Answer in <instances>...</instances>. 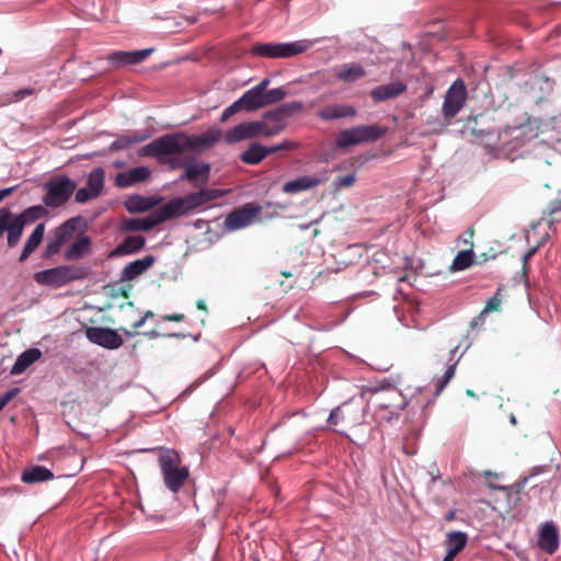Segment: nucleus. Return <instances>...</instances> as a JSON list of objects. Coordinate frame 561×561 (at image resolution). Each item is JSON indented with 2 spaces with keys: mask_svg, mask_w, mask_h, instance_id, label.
Instances as JSON below:
<instances>
[{
  "mask_svg": "<svg viewBox=\"0 0 561 561\" xmlns=\"http://www.w3.org/2000/svg\"><path fill=\"white\" fill-rule=\"evenodd\" d=\"M190 144L188 135L183 131L167 134L141 147L138 153L140 157H153L176 169L183 165L178 156L188 152Z\"/></svg>",
  "mask_w": 561,
  "mask_h": 561,
  "instance_id": "f257e3e1",
  "label": "nucleus"
},
{
  "mask_svg": "<svg viewBox=\"0 0 561 561\" xmlns=\"http://www.w3.org/2000/svg\"><path fill=\"white\" fill-rule=\"evenodd\" d=\"M159 467L165 486L173 493H178L190 477L186 466H182L180 455L168 449L159 456Z\"/></svg>",
  "mask_w": 561,
  "mask_h": 561,
  "instance_id": "f03ea898",
  "label": "nucleus"
},
{
  "mask_svg": "<svg viewBox=\"0 0 561 561\" xmlns=\"http://www.w3.org/2000/svg\"><path fill=\"white\" fill-rule=\"evenodd\" d=\"M312 41L301 39L293 43H257L251 47V54L264 58H290L307 51Z\"/></svg>",
  "mask_w": 561,
  "mask_h": 561,
  "instance_id": "7ed1b4c3",
  "label": "nucleus"
},
{
  "mask_svg": "<svg viewBox=\"0 0 561 561\" xmlns=\"http://www.w3.org/2000/svg\"><path fill=\"white\" fill-rule=\"evenodd\" d=\"M88 275L85 268L76 265H60L34 274L38 285L61 287L67 283L83 279Z\"/></svg>",
  "mask_w": 561,
  "mask_h": 561,
  "instance_id": "20e7f679",
  "label": "nucleus"
},
{
  "mask_svg": "<svg viewBox=\"0 0 561 561\" xmlns=\"http://www.w3.org/2000/svg\"><path fill=\"white\" fill-rule=\"evenodd\" d=\"M387 131L388 128L379 124L360 125L340 131L335 144L339 148H347L364 142H371L382 138Z\"/></svg>",
  "mask_w": 561,
  "mask_h": 561,
  "instance_id": "39448f33",
  "label": "nucleus"
},
{
  "mask_svg": "<svg viewBox=\"0 0 561 561\" xmlns=\"http://www.w3.org/2000/svg\"><path fill=\"white\" fill-rule=\"evenodd\" d=\"M76 187V182L70 178L65 175L55 176L45 183L43 201L48 207H60L68 202Z\"/></svg>",
  "mask_w": 561,
  "mask_h": 561,
  "instance_id": "423d86ee",
  "label": "nucleus"
},
{
  "mask_svg": "<svg viewBox=\"0 0 561 561\" xmlns=\"http://www.w3.org/2000/svg\"><path fill=\"white\" fill-rule=\"evenodd\" d=\"M530 128L524 125L508 126L499 131V150L497 156L514 160L516 151L522 148L527 139V131Z\"/></svg>",
  "mask_w": 561,
  "mask_h": 561,
  "instance_id": "0eeeda50",
  "label": "nucleus"
},
{
  "mask_svg": "<svg viewBox=\"0 0 561 561\" xmlns=\"http://www.w3.org/2000/svg\"><path fill=\"white\" fill-rule=\"evenodd\" d=\"M468 98V92L465 82L457 79L448 88L443 103V116L445 125H449L453 118L463 108Z\"/></svg>",
  "mask_w": 561,
  "mask_h": 561,
  "instance_id": "6e6552de",
  "label": "nucleus"
},
{
  "mask_svg": "<svg viewBox=\"0 0 561 561\" xmlns=\"http://www.w3.org/2000/svg\"><path fill=\"white\" fill-rule=\"evenodd\" d=\"M262 107H264L263 93L252 88L222 112L220 121L226 122L242 110L254 112Z\"/></svg>",
  "mask_w": 561,
  "mask_h": 561,
  "instance_id": "1a4fd4ad",
  "label": "nucleus"
},
{
  "mask_svg": "<svg viewBox=\"0 0 561 561\" xmlns=\"http://www.w3.org/2000/svg\"><path fill=\"white\" fill-rule=\"evenodd\" d=\"M330 179V171L322 169L311 175H304L290 180L283 185V192L286 194H297L300 192L312 190L324 184Z\"/></svg>",
  "mask_w": 561,
  "mask_h": 561,
  "instance_id": "9d476101",
  "label": "nucleus"
},
{
  "mask_svg": "<svg viewBox=\"0 0 561 561\" xmlns=\"http://www.w3.org/2000/svg\"><path fill=\"white\" fill-rule=\"evenodd\" d=\"M262 208L252 203H248L233 209L225 219V227L232 231L251 225L261 214Z\"/></svg>",
  "mask_w": 561,
  "mask_h": 561,
  "instance_id": "9b49d317",
  "label": "nucleus"
},
{
  "mask_svg": "<svg viewBox=\"0 0 561 561\" xmlns=\"http://www.w3.org/2000/svg\"><path fill=\"white\" fill-rule=\"evenodd\" d=\"M364 421V412L359 404L354 401L345 402L342 405L334 409L328 419L331 425H337L339 423H345L350 426H355Z\"/></svg>",
  "mask_w": 561,
  "mask_h": 561,
  "instance_id": "f8f14e48",
  "label": "nucleus"
},
{
  "mask_svg": "<svg viewBox=\"0 0 561 561\" xmlns=\"http://www.w3.org/2000/svg\"><path fill=\"white\" fill-rule=\"evenodd\" d=\"M259 136L265 137L263 123L260 121H252L238 124L232 129L225 134L227 144H236L247 139H253Z\"/></svg>",
  "mask_w": 561,
  "mask_h": 561,
  "instance_id": "ddd939ff",
  "label": "nucleus"
},
{
  "mask_svg": "<svg viewBox=\"0 0 561 561\" xmlns=\"http://www.w3.org/2000/svg\"><path fill=\"white\" fill-rule=\"evenodd\" d=\"M85 335L90 342L108 350H116L124 343L117 331L110 328L90 327Z\"/></svg>",
  "mask_w": 561,
  "mask_h": 561,
  "instance_id": "4468645a",
  "label": "nucleus"
},
{
  "mask_svg": "<svg viewBox=\"0 0 561 561\" xmlns=\"http://www.w3.org/2000/svg\"><path fill=\"white\" fill-rule=\"evenodd\" d=\"M226 190L221 188H201L197 192L190 193L184 197L188 210L202 206L210 201H215L225 196Z\"/></svg>",
  "mask_w": 561,
  "mask_h": 561,
  "instance_id": "2eb2a0df",
  "label": "nucleus"
},
{
  "mask_svg": "<svg viewBox=\"0 0 561 561\" xmlns=\"http://www.w3.org/2000/svg\"><path fill=\"white\" fill-rule=\"evenodd\" d=\"M538 547L549 554L557 551L559 547V534L552 522H547L541 526L538 536Z\"/></svg>",
  "mask_w": 561,
  "mask_h": 561,
  "instance_id": "dca6fc26",
  "label": "nucleus"
},
{
  "mask_svg": "<svg viewBox=\"0 0 561 561\" xmlns=\"http://www.w3.org/2000/svg\"><path fill=\"white\" fill-rule=\"evenodd\" d=\"M407 91V84L402 81H394L387 84H381L374 88L369 95L375 103L392 100Z\"/></svg>",
  "mask_w": 561,
  "mask_h": 561,
  "instance_id": "f3484780",
  "label": "nucleus"
},
{
  "mask_svg": "<svg viewBox=\"0 0 561 561\" xmlns=\"http://www.w3.org/2000/svg\"><path fill=\"white\" fill-rule=\"evenodd\" d=\"M151 53V48L135 51L117 50L108 55L107 59L115 66L137 65L142 62Z\"/></svg>",
  "mask_w": 561,
  "mask_h": 561,
  "instance_id": "a211bd4d",
  "label": "nucleus"
},
{
  "mask_svg": "<svg viewBox=\"0 0 561 561\" xmlns=\"http://www.w3.org/2000/svg\"><path fill=\"white\" fill-rule=\"evenodd\" d=\"M210 174V164L206 162L191 163L186 167L180 180H187L194 183V186L199 187L208 182Z\"/></svg>",
  "mask_w": 561,
  "mask_h": 561,
  "instance_id": "6ab92c4d",
  "label": "nucleus"
},
{
  "mask_svg": "<svg viewBox=\"0 0 561 561\" xmlns=\"http://www.w3.org/2000/svg\"><path fill=\"white\" fill-rule=\"evenodd\" d=\"M357 111L354 106L348 104H330L321 108L317 116L322 121H333L346 117H355Z\"/></svg>",
  "mask_w": 561,
  "mask_h": 561,
  "instance_id": "aec40b11",
  "label": "nucleus"
},
{
  "mask_svg": "<svg viewBox=\"0 0 561 561\" xmlns=\"http://www.w3.org/2000/svg\"><path fill=\"white\" fill-rule=\"evenodd\" d=\"M221 130L209 129L204 134L197 136H190L188 152H199L203 149L211 148L221 138Z\"/></svg>",
  "mask_w": 561,
  "mask_h": 561,
  "instance_id": "412c9836",
  "label": "nucleus"
},
{
  "mask_svg": "<svg viewBox=\"0 0 561 561\" xmlns=\"http://www.w3.org/2000/svg\"><path fill=\"white\" fill-rule=\"evenodd\" d=\"M154 263V257L152 255H146L142 259H138L134 262L127 264L121 274V280L129 282L134 280L141 274H144L147 270H149Z\"/></svg>",
  "mask_w": 561,
  "mask_h": 561,
  "instance_id": "4be33fe9",
  "label": "nucleus"
},
{
  "mask_svg": "<svg viewBox=\"0 0 561 561\" xmlns=\"http://www.w3.org/2000/svg\"><path fill=\"white\" fill-rule=\"evenodd\" d=\"M149 176L150 170L147 167H136L126 172L118 173L115 178V183L119 187H129L146 181Z\"/></svg>",
  "mask_w": 561,
  "mask_h": 561,
  "instance_id": "5701e85b",
  "label": "nucleus"
},
{
  "mask_svg": "<svg viewBox=\"0 0 561 561\" xmlns=\"http://www.w3.org/2000/svg\"><path fill=\"white\" fill-rule=\"evenodd\" d=\"M161 222L188 213L184 197H176L157 208Z\"/></svg>",
  "mask_w": 561,
  "mask_h": 561,
  "instance_id": "b1692460",
  "label": "nucleus"
},
{
  "mask_svg": "<svg viewBox=\"0 0 561 561\" xmlns=\"http://www.w3.org/2000/svg\"><path fill=\"white\" fill-rule=\"evenodd\" d=\"M161 224L157 209L151 211L146 218H129L124 221V228L127 231H148Z\"/></svg>",
  "mask_w": 561,
  "mask_h": 561,
  "instance_id": "393cba45",
  "label": "nucleus"
},
{
  "mask_svg": "<svg viewBox=\"0 0 561 561\" xmlns=\"http://www.w3.org/2000/svg\"><path fill=\"white\" fill-rule=\"evenodd\" d=\"M42 356L39 348H28L20 354L11 368V375L16 376L24 373L32 364H34Z\"/></svg>",
  "mask_w": 561,
  "mask_h": 561,
  "instance_id": "a878e982",
  "label": "nucleus"
},
{
  "mask_svg": "<svg viewBox=\"0 0 561 561\" xmlns=\"http://www.w3.org/2000/svg\"><path fill=\"white\" fill-rule=\"evenodd\" d=\"M367 72L363 66L358 64L342 65L335 72L337 80L344 83H353L366 77Z\"/></svg>",
  "mask_w": 561,
  "mask_h": 561,
  "instance_id": "bb28decb",
  "label": "nucleus"
},
{
  "mask_svg": "<svg viewBox=\"0 0 561 561\" xmlns=\"http://www.w3.org/2000/svg\"><path fill=\"white\" fill-rule=\"evenodd\" d=\"M24 227V222L10 210L9 219L4 225V231L8 232V245L10 248H13L19 243Z\"/></svg>",
  "mask_w": 561,
  "mask_h": 561,
  "instance_id": "cd10ccee",
  "label": "nucleus"
},
{
  "mask_svg": "<svg viewBox=\"0 0 561 561\" xmlns=\"http://www.w3.org/2000/svg\"><path fill=\"white\" fill-rule=\"evenodd\" d=\"M54 479V473L44 466H34L22 472L21 480L27 484L45 482Z\"/></svg>",
  "mask_w": 561,
  "mask_h": 561,
  "instance_id": "c85d7f7f",
  "label": "nucleus"
},
{
  "mask_svg": "<svg viewBox=\"0 0 561 561\" xmlns=\"http://www.w3.org/2000/svg\"><path fill=\"white\" fill-rule=\"evenodd\" d=\"M45 234V224H38L27 238L19 261L24 262L39 247Z\"/></svg>",
  "mask_w": 561,
  "mask_h": 561,
  "instance_id": "c756f323",
  "label": "nucleus"
},
{
  "mask_svg": "<svg viewBox=\"0 0 561 561\" xmlns=\"http://www.w3.org/2000/svg\"><path fill=\"white\" fill-rule=\"evenodd\" d=\"M91 248V238L88 236H80L65 252V257L68 261L79 260L89 253Z\"/></svg>",
  "mask_w": 561,
  "mask_h": 561,
  "instance_id": "7c9ffc66",
  "label": "nucleus"
},
{
  "mask_svg": "<svg viewBox=\"0 0 561 561\" xmlns=\"http://www.w3.org/2000/svg\"><path fill=\"white\" fill-rule=\"evenodd\" d=\"M146 243L142 236H128L125 240L112 252V255H127L140 251Z\"/></svg>",
  "mask_w": 561,
  "mask_h": 561,
  "instance_id": "2f4dec72",
  "label": "nucleus"
},
{
  "mask_svg": "<svg viewBox=\"0 0 561 561\" xmlns=\"http://www.w3.org/2000/svg\"><path fill=\"white\" fill-rule=\"evenodd\" d=\"M274 111L271 110L264 113L262 119L265 137H273L282 133L287 127V122H284L280 117L273 116Z\"/></svg>",
  "mask_w": 561,
  "mask_h": 561,
  "instance_id": "473e14b6",
  "label": "nucleus"
},
{
  "mask_svg": "<svg viewBox=\"0 0 561 561\" xmlns=\"http://www.w3.org/2000/svg\"><path fill=\"white\" fill-rule=\"evenodd\" d=\"M468 535L463 531H450L446 535L447 552L457 557L467 546Z\"/></svg>",
  "mask_w": 561,
  "mask_h": 561,
  "instance_id": "72a5a7b5",
  "label": "nucleus"
},
{
  "mask_svg": "<svg viewBox=\"0 0 561 561\" xmlns=\"http://www.w3.org/2000/svg\"><path fill=\"white\" fill-rule=\"evenodd\" d=\"M266 157V147L259 142H252L248 149L241 153L240 159L245 164L255 165L263 161Z\"/></svg>",
  "mask_w": 561,
  "mask_h": 561,
  "instance_id": "f704fd0d",
  "label": "nucleus"
},
{
  "mask_svg": "<svg viewBox=\"0 0 561 561\" xmlns=\"http://www.w3.org/2000/svg\"><path fill=\"white\" fill-rule=\"evenodd\" d=\"M471 134L478 138L481 145L493 151L497 156L499 150V133L471 128Z\"/></svg>",
  "mask_w": 561,
  "mask_h": 561,
  "instance_id": "c9c22d12",
  "label": "nucleus"
},
{
  "mask_svg": "<svg viewBox=\"0 0 561 561\" xmlns=\"http://www.w3.org/2000/svg\"><path fill=\"white\" fill-rule=\"evenodd\" d=\"M146 139H147V135L141 134L139 131H134L131 134L122 135V136L117 137L116 140H114L111 144V150H113V151L124 150V149L131 147L135 144L142 142Z\"/></svg>",
  "mask_w": 561,
  "mask_h": 561,
  "instance_id": "e433bc0d",
  "label": "nucleus"
},
{
  "mask_svg": "<svg viewBox=\"0 0 561 561\" xmlns=\"http://www.w3.org/2000/svg\"><path fill=\"white\" fill-rule=\"evenodd\" d=\"M157 202L152 197L133 196L126 202V208L129 213H142L150 210Z\"/></svg>",
  "mask_w": 561,
  "mask_h": 561,
  "instance_id": "4c0bfd02",
  "label": "nucleus"
},
{
  "mask_svg": "<svg viewBox=\"0 0 561 561\" xmlns=\"http://www.w3.org/2000/svg\"><path fill=\"white\" fill-rule=\"evenodd\" d=\"M78 218H71L60 225L56 230L54 231V236L62 243H67L69 240L72 239L76 230H77V224Z\"/></svg>",
  "mask_w": 561,
  "mask_h": 561,
  "instance_id": "58836bf2",
  "label": "nucleus"
},
{
  "mask_svg": "<svg viewBox=\"0 0 561 561\" xmlns=\"http://www.w3.org/2000/svg\"><path fill=\"white\" fill-rule=\"evenodd\" d=\"M304 110V104L300 101H293L289 103H285L274 108V117H280L284 122H287V118L294 116L295 114L301 112Z\"/></svg>",
  "mask_w": 561,
  "mask_h": 561,
  "instance_id": "ea45409f",
  "label": "nucleus"
},
{
  "mask_svg": "<svg viewBox=\"0 0 561 561\" xmlns=\"http://www.w3.org/2000/svg\"><path fill=\"white\" fill-rule=\"evenodd\" d=\"M474 262V253L472 249L459 251L455 256L450 268L453 271H463L470 267Z\"/></svg>",
  "mask_w": 561,
  "mask_h": 561,
  "instance_id": "a19ab883",
  "label": "nucleus"
},
{
  "mask_svg": "<svg viewBox=\"0 0 561 561\" xmlns=\"http://www.w3.org/2000/svg\"><path fill=\"white\" fill-rule=\"evenodd\" d=\"M47 215V210L42 205H35L26 208L23 213L16 215L26 226L27 224L35 222L37 219Z\"/></svg>",
  "mask_w": 561,
  "mask_h": 561,
  "instance_id": "79ce46f5",
  "label": "nucleus"
},
{
  "mask_svg": "<svg viewBox=\"0 0 561 561\" xmlns=\"http://www.w3.org/2000/svg\"><path fill=\"white\" fill-rule=\"evenodd\" d=\"M88 188L99 196L104 185V171L102 169H94L88 176Z\"/></svg>",
  "mask_w": 561,
  "mask_h": 561,
  "instance_id": "37998d69",
  "label": "nucleus"
},
{
  "mask_svg": "<svg viewBox=\"0 0 561 561\" xmlns=\"http://www.w3.org/2000/svg\"><path fill=\"white\" fill-rule=\"evenodd\" d=\"M543 214L548 217L547 221L549 228H551L557 222H561V198L551 201Z\"/></svg>",
  "mask_w": 561,
  "mask_h": 561,
  "instance_id": "c03bdc74",
  "label": "nucleus"
},
{
  "mask_svg": "<svg viewBox=\"0 0 561 561\" xmlns=\"http://www.w3.org/2000/svg\"><path fill=\"white\" fill-rule=\"evenodd\" d=\"M356 180L357 178L355 172L336 176L332 182L333 192H339L342 188L352 187L355 184Z\"/></svg>",
  "mask_w": 561,
  "mask_h": 561,
  "instance_id": "a18cd8bd",
  "label": "nucleus"
},
{
  "mask_svg": "<svg viewBox=\"0 0 561 561\" xmlns=\"http://www.w3.org/2000/svg\"><path fill=\"white\" fill-rule=\"evenodd\" d=\"M286 95L287 92L283 88L267 90L263 93L264 107L280 102Z\"/></svg>",
  "mask_w": 561,
  "mask_h": 561,
  "instance_id": "49530a36",
  "label": "nucleus"
},
{
  "mask_svg": "<svg viewBox=\"0 0 561 561\" xmlns=\"http://www.w3.org/2000/svg\"><path fill=\"white\" fill-rule=\"evenodd\" d=\"M34 92H35L34 89L25 88V89H20L18 91L13 92L12 94H7L3 99V101L0 102V106L8 105L13 102H20V101L24 100L25 98L33 95Z\"/></svg>",
  "mask_w": 561,
  "mask_h": 561,
  "instance_id": "de8ad7c7",
  "label": "nucleus"
},
{
  "mask_svg": "<svg viewBox=\"0 0 561 561\" xmlns=\"http://www.w3.org/2000/svg\"><path fill=\"white\" fill-rule=\"evenodd\" d=\"M502 300H503V298L501 295V288H499L496 290V293L486 300L485 306L482 310V314H486V313L493 312V311H500Z\"/></svg>",
  "mask_w": 561,
  "mask_h": 561,
  "instance_id": "09e8293b",
  "label": "nucleus"
},
{
  "mask_svg": "<svg viewBox=\"0 0 561 561\" xmlns=\"http://www.w3.org/2000/svg\"><path fill=\"white\" fill-rule=\"evenodd\" d=\"M64 244L54 236L46 244L44 250V257H51L57 254Z\"/></svg>",
  "mask_w": 561,
  "mask_h": 561,
  "instance_id": "8fccbe9b",
  "label": "nucleus"
},
{
  "mask_svg": "<svg viewBox=\"0 0 561 561\" xmlns=\"http://www.w3.org/2000/svg\"><path fill=\"white\" fill-rule=\"evenodd\" d=\"M455 368H456V363L448 366V368L446 369L443 378L440 380H438V382L436 383V396H438L443 389L445 388V386L450 381V379L454 377L455 375Z\"/></svg>",
  "mask_w": 561,
  "mask_h": 561,
  "instance_id": "3c124183",
  "label": "nucleus"
},
{
  "mask_svg": "<svg viewBox=\"0 0 561 561\" xmlns=\"http://www.w3.org/2000/svg\"><path fill=\"white\" fill-rule=\"evenodd\" d=\"M94 197H98V196L94 195L93 192H91L88 187H82L77 191L75 199L77 203L83 204Z\"/></svg>",
  "mask_w": 561,
  "mask_h": 561,
  "instance_id": "603ef678",
  "label": "nucleus"
},
{
  "mask_svg": "<svg viewBox=\"0 0 561 561\" xmlns=\"http://www.w3.org/2000/svg\"><path fill=\"white\" fill-rule=\"evenodd\" d=\"M145 318L140 316L138 320L130 323V330L122 327L121 331H123L124 334L127 336H135L138 333L137 330L140 329L145 324Z\"/></svg>",
  "mask_w": 561,
  "mask_h": 561,
  "instance_id": "864d4df0",
  "label": "nucleus"
},
{
  "mask_svg": "<svg viewBox=\"0 0 561 561\" xmlns=\"http://www.w3.org/2000/svg\"><path fill=\"white\" fill-rule=\"evenodd\" d=\"M295 148H296V144H294L291 141H283L278 145H275V146H272L268 148L266 147V151H267V156H268V154L278 152L280 150H293Z\"/></svg>",
  "mask_w": 561,
  "mask_h": 561,
  "instance_id": "5fc2aeb1",
  "label": "nucleus"
},
{
  "mask_svg": "<svg viewBox=\"0 0 561 561\" xmlns=\"http://www.w3.org/2000/svg\"><path fill=\"white\" fill-rule=\"evenodd\" d=\"M20 393L19 388H12L0 397V411L18 394Z\"/></svg>",
  "mask_w": 561,
  "mask_h": 561,
  "instance_id": "6e6d98bb",
  "label": "nucleus"
},
{
  "mask_svg": "<svg viewBox=\"0 0 561 561\" xmlns=\"http://www.w3.org/2000/svg\"><path fill=\"white\" fill-rule=\"evenodd\" d=\"M20 393L19 388H12L0 397V411L18 394Z\"/></svg>",
  "mask_w": 561,
  "mask_h": 561,
  "instance_id": "4d7b16f0",
  "label": "nucleus"
},
{
  "mask_svg": "<svg viewBox=\"0 0 561 561\" xmlns=\"http://www.w3.org/2000/svg\"><path fill=\"white\" fill-rule=\"evenodd\" d=\"M20 393L19 388H12L0 397V411L18 394Z\"/></svg>",
  "mask_w": 561,
  "mask_h": 561,
  "instance_id": "13d9d810",
  "label": "nucleus"
},
{
  "mask_svg": "<svg viewBox=\"0 0 561 561\" xmlns=\"http://www.w3.org/2000/svg\"><path fill=\"white\" fill-rule=\"evenodd\" d=\"M20 393L19 388H12L0 397V411L18 394Z\"/></svg>",
  "mask_w": 561,
  "mask_h": 561,
  "instance_id": "bf43d9fd",
  "label": "nucleus"
},
{
  "mask_svg": "<svg viewBox=\"0 0 561 561\" xmlns=\"http://www.w3.org/2000/svg\"><path fill=\"white\" fill-rule=\"evenodd\" d=\"M185 319V316L183 313H171V314H164L162 317L163 321L168 322H181Z\"/></svg>",
  "mask_w": 561,
  "mask_h": 561,
  "instance_id": "052dcab7",
  "label": "nucleus"
},
{
  "mask_svg": "<svg viewBox=\"0 0 561 561\" xmlns=\"http://www.w3.org/2000/svg\"><path fill=\"white\" fill-rule=\"evenodd\" d=\"M466 234H467L466 238H460V240L465 244L470 245V249H472V247H473L472 238H473V234H474V228L473 227L468 228V230L466 231Z\"/></svg>",
  "mask_w": 561,
  "mask_h": 561,
  "instance_id": "680f3d73",
  "label": "nucleus"
},
{
  "mask_svg": "<svg viewBox=\"0 0 561 561\" xmlns=\"http://www.w3.org/2000/svg\"><path fill=\"white\" fill-rule=\"evenodd\" d=\"M144 335L150 340L157 339V337H165V333H160L157 330H150L144 333Z\"/></svg>",
  "mask_w": 561,
  "mask_h": 561,
  "instance_id": "e2e57ef3",
  "label": "nucleus"
},
{
  "mask_svg": "<svg viewBox=\"0 0 561 561\" xmlns=\"http://www.w3.org/2000/svg\"><path fill=\"white\" fill-rule=\"evenodd\" d=\"M268 84H270V80L268 79H264L259 84L253 87V89L256 90V91H260L261 93H264V92H266V88H267Z\"/></svg>",
  "mask_w": 561,
  "mask_h": 561,
  "instance_id": "0e129e2a",
  "label": "nucleus"
},
{
  "mask_svg": "<svg viewBox=\"0 0 561 561\" xmlns=\"http://www.w3.org/2000/svg\"><path fill=\"white\" fill-rule=\"evenodd\" d=\"M484 316L482 314V311L470 322L471 328L478 327L481 322L484 320Z\"/></svg>",
  "mask_w": 561,
  "mask_h": 561,
  "instance_id": "69168bd1",
  "label": "nucleus"
},
{
  "mask_svg": "<svg viewBox=\"0 0 561 561\" xmlns=\"http://www.w3.org/2000/svg\"><path fill=\"white\" fill-rule=\"evenodd\" d=\"M536 252V248H533L530 250H528L525 255L523 256V260H524V268L526 267V264H527V261L535 254Z\"/></svg>",
  "mask_w": 561,
  "mask_h": 561,
  "instance_id": "338daca9",
  "label": "nucleus"
},
{
  "mask_svg": "<svg viewBox=\"0 0 561 561\" xmlns=\"http://www.w3.org/2000/svg\"><path fill=\"white\" fill-rule=\"evenodd\" d=\"M13 187L0 190V202L3 201L7 196H9L13 192Z\"/></svg>",
  "mask_w": 561,
  "mask_h": 561,
  "instance_id": "774afa93",
  "label": "nucleus"
}]
</instances>
